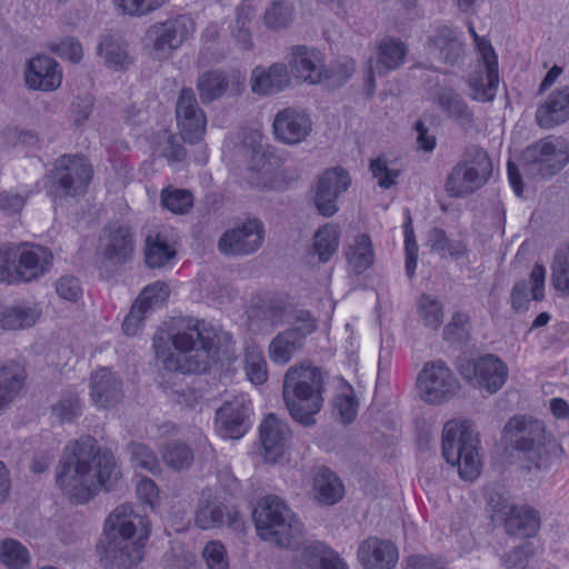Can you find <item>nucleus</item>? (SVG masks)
I'll return each instance as SVG.
<instances>
[{
	"instance_id": "19",
	"label": "nucleus",
	"mask_w": 569,
	"mask_h": 569,
	"mask_svg": "<svg viewBox=\"0 0 569 569\" xmlns=\"http://www.w3.org/2000/svg\"><path fill=\"white\" fill-rule=\"evenodd\" d=\"M134 244V234L129 227L112 224L100 236L98 254L111 266H121L132 258Z\"/></svg>"
},
{
	"instance_id": "41",
	"label": "nucleus",
	"mask_w": 569,
	"mask_h": 569,
	"mask_svg": "<svg viewBox=\"0 0 569 569\" xmlns=\"http://www.w3.org/2000/svg\"><path fill=\"white\" fill-rule=\"evenodd\" d=\"M97 51L98 54L103 58L106 67L114 71L127 70L132 63L127 50V44L119 38L112 36L103 37Z\"/></svg>"
},
{
	"instance_id": "15",
	"label": "nucleus",
	"mask_w": 569,
	"mask_h": 569,
	"mask_svg": "<svg viewBox=\"0 0 569 569\" xmlns=\"http://www.w3.org/2000/svg\"><path fill=\"white\" fill-rule=\"evenodd\" d=\"M251 401L247 395L224 401L216 412V430L221 438L240 439L250 427Z\"/></svg>"
},
{
	"instance_id": "5",
	"label": "nucleus",
	"mask_w": 569,
	"mask_h": 569,
	"mask_svg": "<svg viewBox=\"0 0 569 569\" xmlns=\"http://www.w3.org/2000/svg\"><path fill=\"white\" fill-rule=\"evenodd\" d=\"M479 445V435L469 421L450 420L445 425L442 456L449 465L458 468L463 480L472 481L480 475Z\"/></svg>"
},
{
	"instance_id": "45",
	"label": "nucleus",
	"mask_w": 569,
	"mask_h": 569,
	"mask_svg": "<svg viewBox=\"0 0 569 569\" xmlns=\"http://www.w3.org/2000/svg\"><path fill=\"white\" fill-rule=\"evenodd\" d=\"M0 562L8 569H26L30 563V553L21 542L7 538L0 541Z\"/></svg>"
},
{
	"instance_id": "40",
	"label": "nucleus",
	"mask_w": 569,
	"mask_h": 569,
	"mask_svg": "<svg viewBox=\"0 0 569 569\" xmlns=\"http://www.w3.org/2000/svg\"><path fill=\"white\" fill-rule=\"evenodd\" d=\"M144 252L148 267H163L176 257L174 241L163 231L150 234L146 240Z\"/></svg>"
},
{
	"instance_id": "61",
	"label": "nucleus",
	"mask_w": 569,
	"mask_h": 569,
	"mask_svg": "<svg viewBox=\"0 0 569 569\" xmlns=\"http://www.w3.org/2000/svg\"><path fill=\"white\" fill-rule=\"evenodd\" d=\"M333 408L341 421L349 423L357 415L358 403L352 395H339L335 398Z\"/></svg>"
},
{
	"instance_id": "36",
	"label": "nucleus",
	"mask_w": 569,
	"mask_h": 569,
	"mask_svg": "<svg viewBox=\"0 0 569 569\" xmlns=\"http://www.w3.org/2000/svg\"><path fill=\"white\" fill-rule=\"evenodd\" d=\"M432 53L448 64H456L463 56V42L457 31L448 27L438 28L431 38Z\"/></svg>"
},
{
	"instance_id": "8",
	"label": "nucleus",
	"mask_w": 569,
	"mask_h": 569,
	"mask_svg": "<svg viewBox=\"0 0 569 569\" xmlns=\"http://www.w3.org/2000/svg\"><path fill=\"white\" fill-rule=\"evenodd\" d=\"M492 172L487 152L480 148H470L458 162L446 181V191L450 197H462L481 188Z\"/></svg>"
},
{
	"instance_id": "22",
	"label": "nucleus",
	"mask_w": 569,
	"mask_h": 569,
	"mask_svg": "<svg viewBox=\"0 0 569 569\" xmlns=\"http://www.w3.org/2000/svg\"><path fill=\"white\" fill-rule=\"evenodd\" d=\"M244 76L239 70L204 72L197 81V89L203 103H210L224 93L239 94L244 84Z\"/></svg>"
},
{
	"instance_id": "30",
	"label": "nucleus",
	"mask_w": 569,
	"mask_h": 569,
	"mask_svg": "<svg viewBox=\"0 0 569 569\" xmlns=\"http://www.w3.org/2000/svg\"><path fill=\"white\" fill-rule=\"evenodd\" d=\"M407 53L408 48L403 41L393 37L383 38L377 48V61L369 68L368 84L375 87V74L382 76L398 69L405 62Z\"/></svg>"
},
{
	"instance_id": "62",
	"label": "nucleus",
	"mask_w": 569,
	"mask_h": 569,
	"mask_svg": "<svg viewBox=\"0 0 569 569\" xmlns=\"http://www.w3.org/2000/svg\"><path fill=\"white\" fill-rule=\"evenodd\" d=\"M406 243V273L409 278L415 276L418 260V246L413 239L412 230L410 229V220L408 221L405 230Z\"/></svg>"
},
{
	"instance_id": "28",
	"label": "nucleus",
	"mask_w": 569,
	"mask_h": 569,
	"mask_svg": "<svg viewBox=\"0 0 569 569\" xmlns=\"http://www.w3.org/2000/svg\"><path fill=\"white\" fill-rule=\"evenodd\" d=\"M122 381L108 368L96 370L90 379V397L98 408L114 407L122 399Z\"/></svg>"
},
{
	"instance_id": "12",
	"label": "nucleus",
	"mask_w": 569,
	"mask_h": 569,
	"mask_svg": "<svg viewBox=\"0 0 569 569\" xmlns=\"http://www.w3.org/2000/svg\"><path fill=\"white\" fill-rule=\"evenodd\" d=\"M92 178V168L79 156L61 157L52 171L53 187L64 197L82 196Z\"/></svg>"
},
{
	"instance_id": "64",
	"label": "nucleus",
	"mask_w": 569,
	"mask_h": 569,
	"mask_svg": "<svg viewBox=\"0 0 569 569\" xmlns=\"http://www.w3.org/2000/svg\"><path fill=\"white\" fill-rule=\"evenodd\" d=\"M406 569H445L446 561L429 555H410L406 560Z\"/></svg>"
},
{
	"instance_id": "58",
	"label": "nucleus",
	"mask_w": 569,
	"mask_h": 569,
	"mask_svg": "<svg viewBox=\"0 0 569 569\" xmlns=\"http://www.w3.org/2000/svg\"><path fill=\"white\" fill-rule=\"evenodd\" d=\"M0 281L7 283L19 281L14 246L0 249Z\"/></svg>"
},
{
	"instance_id": "23",
	"label": "nucleus",
	"mask_w": 569,
	"mask_h": 569,
	"mask_svg": "<svg viewBox=\"0 0 569 569\" xmlns=\"http://www.w3.org/2000/svg\"><path fill=\"white\" fill-rule=\"evenodd\" d=\"M272 128L278 141L297 144L310 134L312 121L306 111L289 107L276 113Z\"/></svg>"
},
{
	"instance_id": "52",
	"label": "nucleus",
	"mask_w": 569,
	"mask_h": 569,
	"mask_svg": "<svg viewBox=\"0 0 569 569\" xmlns=\"http://www.w3.org/2000/svg\"><path fill=\"white\" fill-rule=\"evenodd\" d=\"M133 468H141L151 472L159 469V460L156 453L144 443L131 442L127 447Z\"/></svg>"
},
{
	"instance_id": "29",
	"label": "nucleus",
	"mask_w": 569,
	"mask_h": 569,
	"mask_svg": "<svg viewBox=\"0 0 569 569\" xmlns=\"http://www.w3.org/2000/svg\"><path fill=\"white\" fill-rule=\"evenodd\" d=\"M358 559L365 569H392L398 561V549L389 540L369 537L360 543Z\"/></svg>"
},
{
	"instance_id": "59",
	"label": "nucleus",
	"mask_w": 569,
	"mask_h": 569,
	"mask_svg": "<svg viewBox=\"0 0 569 569\" xmlns=\"http://www.w3.org/2000/svg\"><path fill=\"white\" fill-rule=\"evenodd\" d=\"M370 171L378 184L382 188H390L396 184V180L399 176L397 169H390L387 164V160L383 158H377L370 162Z\"/></svg>"
},
{
	"instance_id": "7",
	"label": "nucleus",
	"mask_w": 569,
	"mask_h": 569,
	"mask_svg": "<svg viewBox=\"0 0 569 569\" xmlns=\"http://www.w3.org/2000/svg\"><path fill=\"white\" fill-rule=\"evenodd\" d=\"M543 422L527 416H515L506 423L502 437L513 449L522 452L536 467L547 459Z\"/></svg>"
},
{
	"instance_id": "9",
	"label": "nucleus",
	"mask_w": 569,
	"mask_h": 569,
	"mask_svg": "<svg viewBox=\"0 0 569 569\" xmlns=\"http://www.w3.org/2000/svg\"><path fill=\"white\" fill-rule=\"evenodd\" d=\"M196 32V22L188 14H179L151 24L144 36L146 46L153 57L168 58Z\"/></svg>"
},
{
	"instance_id": "20",
	"label": "nucleus",
	"mask_w": 569,
	"mask_h": 569,
	"mask_svg": "<svg viewBox=\"0 0 569 569\" xmlns=\"http://www.w3.org/2000/svg\"><path fill=\"white\" fill-rule=\"evenodd\" d=\"M481 44L482 62L479 70L469 79V87L473 100L487 102L493 100L499 86L498 57L492 46L482 42Z\"/></svg>"
},
{
	"instance_id": "63",
	"label": "nucleus",
	"mask_w": 569,
	"mask_h": 569,
	"mask_svg": "<svg viewBox=\"0 0 569 569\" xmlns=\"http://www.w3.org/2000/svg\"><path fill=\"white\" fill-rule=\"evenodd\" d=\"M552 283L555 288L563 293H569V257L563 261L557 257L552 271Z\"/></svg>"
},
{
	"instance_id": "49",
	"label": "nucleus",
	"mask_w": 569,
	"mask_h": 569,
	"mask_svg": "<svg viewBox=\"0 0 569 569\" xmlns=\"http://www.w3.org/2000/svg\"><path fill=\"white\" fill-rule=\"evenodd\" d=\"M418 315L423 325L430 329L436 330L442 325V306L436 298L422 295L418 301Z\"/></svg>"
},
{
	"instance_id": "46",
	"label": "nucleus",
	"mask_w": 569,
	"mask_h": 569,
	"mask_svg": "<svg viewBox=\"0 0 569 569\" xmlns=\"http://www.w3.org/2000/svg\"><path fill=\"white\" fill-rule=\"evenodd\" d=\"M244 370L248 379L256 386L268 379L267 362L262 350L256 345H249L244 351Z\"/></svg>"
},
{
	"instance_id": "24",
	"label": "nucleus",
	"mask_w": 569,
	"mask_h": 569,
	"mask_svg": "<svg viewBox=\"0 0 569 569\" xmlns=\"http://www.w3.org/2000/svg\"><path fill=\"white\" fill-rule=\"evenodd\" d=\"M14 248L19 281H32L50 270L53 256L48 248L30 243Z\"/></svg>"
},
{
	"instance_id": "10",
	"label": "nucleus",
	"mask_w": 569,
	"mask_h": 569,
	"mask_svg": "<svg viewBox=\"0 0 569 569\" xmlns=\"http://www.w3.org/2000/svg\"><path fill=\"white\" fill-rule=\"evenodd\" d=\"M417 390L425 402L440 406L458 395L460 382L445 361H428L418 375Z\"/></svg>"
},
{
	"instance_id": "51",
	"label": "nucleus",
	"mask_w": 569,
	"mask_h": 569,
	"mask_svg": "<svg viewBox=\"0 0 569 569\" xmlns=\"http://www.w3.org/2000/svg\"><path fill=\"white\" fill-rule=\"evenodd\" d=\"M162 458L170 468L179 470L191 465L193 453L187 445L171 441L164 447Z\"/></svg>"
},
{
	"instance_id": "39",
	"label": "nucleus",
	"mask_w": 569,
	"mask_h": 569,
	"mask_svg": "<svg viewBox=\"0 0 569 569\" xmlns=\"http://www.w3.org/2000/svg\"><path fill=\"white\" fill-rule=\"evenodd\" d=\"M26 371L21 365L10 361L0 368V410L7 408L21 392Z\"/></svg>"
},
{
	"instance_id": "32",
	"label": "nucleus",
	"mask_w": 569,
	"mask_h": 569,
	"mask_svg": "<svg viewBox=\"0 0 569 569\" xmlns=\"http://www.w3.org/2000/svg\"><path fill=\"white\" fill-rule=\"evenodd\" d=\"M569 119V86L553 90L539 106L536 120L542 128H552Z\"/></svg>"
},
{
	"instance_id": "53",
	"label": "nucleus",
	"mask_w": 569,
	"mask_h": 569,
	"mask_svg": "<svg viewBox=\"0 0 569 569\" xmlns=\"http://www.w3.org/2000/svg\"><path fill=\"white\" fill-rule=\"evenodd\" d=\"M169 297V290L166 283L157 281L146 287L134 303H137L147 313L158 307H161Z\"/></svg>"
},
{
	"instance_id": "35",
	"label": "nucleus",
	"mask_w": 569,
	"mask_h": 569,
	"mask_svg": "<svg viewBox=\"0 0 569 569\" xmlns=\"http://www.w3.org/2000/svg\"><path fill=\"white\" fill-rule=\"evenodd\" d=\"M438 108L451 120L461 127H470L473 123V113L463 98L451 88L438 89L435 98Z\"/></svg>"
},
{
	"instance_id": "56",
	"label": "nucleus",
	"mask_w": 569,
	"mask_h": 569,
	"mask_svg": "<svg viewBox=\"0 0 569 569\" xmlns=\"http://www.w3.org/2000/svg\"><path fill=\"white\" fill-rule=\"evenodd\" d=\"M208 569H229V560L224 546L218 541H209L202 551Z\"/></svg>"
},
{
	"instance_id": "54",
	"label": "nucleus",
	"mask_w": 569,
	"mask_h": 569,
	"mask_svg": "<svg viewBox=\"0 0 569 569\" xmlns=\"http://www.w3.org/2000/svg\"><path fill=\"white\" fill-rule=\"evenodd\" d=\"M169 0H113L114 6L126 16L144 17L161 7Z\"/></svg>"
},
{
	"instance_id": "26",
	"label": "nucleus",
	"mask_w": 569,
	"mask_h": 569,
	"mask_svg": "<svg viewBox=\"0 0 569 569\" xmlns=\"http://www.w3.org/2000/svg\"><path fill=\"white\" fill-rule=\"evenodd\" d=\"M24 79L29 89L54 91L62 83V70L54 59L37 56L29 60Z\"/></svg>"
},
{
	"instance_id": "4",
	"label": "nucleus",
	"mask_w": 569,
	"mask_h": 569,
	"mask_svg": "<svg viewBox=\"0 0 569 569\" xmlns=\"http://www.w3.org/2000/svg\"><path fill=\"white\" fill-rule=\"evenodd\" d=\"M323 378L311 366H293L284 375L283 400L290 416L303 426L315 425L323 405Z\"/></svg>"
},
{
	"instance_id": "34",
	"label": "nucleus",
	"mask_w": 569,
	"mask_h": 569,
	"mask_svg": "<svg viewBox=\"0 0 569 569\" xmlns=\"http://www.w3.org/2000/svg\"><path fill=\"white\" fill-rule=\"evenodd\" d=\"M343 253L352 272L360 274L375 262V249L367 233L350 236L345 244Z\"/></svg>"
},
{
	"instance_id": "13",
	"label": "nucleus",
	"mask_w": 569,
	"mask_h": 569,
	"mask_svg": "<svg viewBox=\"0 0 569 569\" xmlns=\"http://www.w3.org/2000/svg\"><path fill=\"white\" fill-rule=\"evenodd\" d=\"M492 518L503 525L510 536L532 537L540 528V516L528 505H515L510 500H491Z\"/></svg>"
},
{
	"instance_id": "33",
	"label": "nucleus",
	"mask_w": 569,
	"mask_h": 569,
	"mask_svg": "<svg viewBox=\"0 0 569 569\" xmlns=\"http://www.w3.org/2000/svg\"><path fill=\"white\" fill-rule=\"evenodd\" d=\"M42 315L36 302L21 301L12 306H0V328L24 330L33 327Z\"/></svg>"
},
{
	"instance_id": "11",
	"label": "nucleus",
	"mask_w": 569,
	"mask_h": 569,
	"mask_svg": "<svg viewBox=\"0 0 569 569\" xmlns=\"http://www.w3.org/2000/svg\"><path fill=\"white\" fill-rule=\"evenodd\" d=\"M523 161L529 172L551 177L569 162V142L562 137L545 138L525 150Z\"/></svg>"
},
{
	"instance_id": "2",
	"label": "nucleus",
	"mask_w": 569,
	"mask_h": 569,
	"mask_svg": "<svg viewBox=\"0 0 569 569\" xmlns=\"http://www.w3.org/2000/svg\"><path fill=\"white\" fill-rule=\"evenodd\" d=\"M150 535V523L126 502L106 519L97 545L101 565L106 569H129L143 558V547Z\"/></svg>"
},
{
	"instance_id": "18",
	"label": "nucleus",
	"mask_w": 569,
	"mask_h": 569,
	"mask_svg": "<svg viewBox=\"0 0 569 569\" xmlns=\"http://www.w3.org/2000/svg\"><path fill=\"white\" fill-rule=\"evenodd\" d=\"M263 238L262 223L257 219H249L224 231L218 247L222 253L228 256L250 254L261 247Z\"/></svg>"
},
{
	"instance_id": "57",
	"label": "nucleus",
	"mask_w": 569,
	"mask_h": 569,
	"mask_svg": "<svg viewBox=\"0 0 569 569\" xmlns=\"http://www.w3.org/2000/svg\"><path fill=\"white\" fill-rule=\"evenodd\" d=\"M52 412L62 422L72 421L81 412L80 400L76 395H66L52 407Z\"/></svg>"
},
{
	"instance_id": "3",
	"label": "nucleus",
	"mask_w": 569,
	"mask_h": 569,
	"mask_svg": "<svg viewBox=\"0 0 569 569\" xmlns=\"http://www.w3.org/2000/svg\"><path fill=\"white\" fill-rule=\"evenodd\" d=\"M153 348L167 371L198 373L206 370L216 353L217 332L204 321H190L186 331L172 337L154 336Z\"/></svg>"
},
{
	"instance_id": "16",
	"label": "nucleus",
	"mask_w": 569,
	"mask_h": 569,
	"mask_svg": "<svg viewBox=\"0 0 569 569\" xmlns=\"http://www.w3.org/2000/svg\"><path fill=\"white\" fill-rule=\"evenodd\" d=\"M459 371L463 379L490 393L497 392L508 377L507 366L493 355L467 361L460 366Z\"/></svg>"
},
{
	"instance_id": "60",
	"label": "nucleus",
	"mask_w": 569,
	"mask_h": 569,
	"mask_svg": "<svg viewBox=\"0 0 569 569\" xmlns=\"http://www.w3.org/2000/svg\"><path fill=\"white\" fill-rule=\"evenodd\" d=\"M26 201L27 196L8 190L0 191V211L6 216L20 213Z\"/></svg>"
},
{
	"instance_id": "43",
	"label": "nucleus",
	"mask_w": 569,
	"mask_h": 569,
	"mask_svg": "<svg viewBox=\"0 0 569 569\" xmlns=\"http://www.w3.org/2000/svg\"><path fill=\"white\" fill-rule=\"evenodd\" d=\"M340 229L335 223H326L313 236L312 250L319 261L327 262L338 250Z\"/></svg>"
},
{
	"instance_id": "1",
	"label": "nucleus",
	"mask_w": 569,
	"mask_h": 569,
	"mask_svg": "<svg viewBox=\"0 0 569 569\" xmlns=\"http://www.w3.org/2000/svg\"><path fill=\"white\" fill-rule=\"evenodd\" d=\"M120 466L110 450H101L91 437L68 443L57 472L58 486L76 498L110 492L121 479Z\"/></svg>"
},
{
	"instance_id": "27",
	"label": "nucleus",
	"mask_w": 569,
	"mask_h": 569,
	"mask_svg": "<svg viewBox=\"0 0 569 569\" xmlns=\"http://www.w3.org/2000/svg\"><path fill=\"white\" fill-rule=\"evenodd\" d=\"M289 66L296 79L318 84L325 78L323 59L320 51L305 46L291 48Z\"/></svg>"
},
{
	"instance_id": "17",
	"label": "nucleus",
	"mask_w": 569,
	"mask_h": 569,
	"mask_svg": "<svg viewBox=\"0 0 569 569\" xmlns=\"http://www.w3.org/2000/svg\"><path fill=\"white\" fill-rule=\"evenodd\" d=\"M350 177L342 168L326 170L315 186L313 203L323 217H332L338 211L337 200L350 186Z\"/></svg>"
},
{
	"instance_id": "50",
	"label": "nucleus",
	"mask_w": 569,
	"mask_h": 569,
	"mask_svg": "<svg viewBox=\"0 0 569 569\" xmlns=\"http://www.w3.org/2000/svg\"><path fill=\"white\" fill-rule=\"evenodd\" d=\"M430 249L441 256L449 254L458 258L465 253V246L460 241H451L442 229L433 228L428 234Z\"/></svg>"
},
{
	"instance_id": "42",
	"label": "nucleus",
	"mask_w": 569,
	"mask_h": 569,
	"mask_svg": "<svg viewBox=\"0 0 569 569\" xmlns=\"http://www.w3.org/2000/svg\"><path fill=\"white\" fill-rule=\"evenodd\" d=\"M301 338L293 337V331L283 330L271 339L268 346L269 359L278 366L289 363L302 350Z\"/></svg>"
},
{
	"instance_id": "21",
	"label": "nucleus",
	"mask_w": 569,
	"mask_h": 569,
	"mask_svg": "<svg viewBox=\"0 0 569 569\" xmlns=\"http://www.w3.org/2000/svg\"><path fill=\"white\" fill-rule=\"evenodd\" d=\"M259 439L264 460L276 462L290 447L292 432L284 420L269 413L260 423Z\"/></svg>"
},
{
	"instance_id": "44",
	"label": "nucleus",
	"mask_w": 569,
	"mask_h": 569,
	"mask_svg": "<svg viewBox=\"0 0 569 569\" xmlns=\"http://www.w3.org/2000/svg\"><path fill=\"white\" fill-rule=\"evenodd\" d=\"M295 7L287 1H272L263 13V23L266 28L272 31H279L288 28L295 20Z\"/></svg>"
},
{
	"instance_id": "55",
	"label": "nucleus",
	"mask_w": 569,
	"mask_h": 569,
	"mask_svg": "<svg viewBox=\"0 0 569 569\" xmlns=\"http://www.w3.org/2000/svg\"><path fill=\"white\" fill-rule=\"evenodd\" d=\"M49 49L60 58L68 59L72 63L80 62L83 56L81 43L72 37H67L60 41L51 42L49 44Z\"/></svg>"
},
{
	"instance_id": "25",
	"label": "nucleus",
	"mask_w": 569,
	"mask_h": 569,
	"mask_svg": "<svg viewBox=\"0 0 569 569\" xmlns=\"http://www.w3.org/2000/svg\"><path fill=\"white\" fill-rule=\"evenodd\" d=\"M263 319L270 326H277L284 321L290 323L287 331H293V337L301 338L305 345L306 338L316 331L318 323L316 318L308 310L295 309L287 310L279 305H271L261 311Z\"/></svg>"
},
{
	"instance_id": "14",
	"label": "nucleus",
	"mask_w": 569,
	"mask_h": 569,
	"mask_svg": "<svg viewBox=\"0 0 569 569\" xmlns=\"http://www.w3.org/2000/svg\"><path fill=\"white\" fill-rule=\"evenodd\" d=\"M177 127L181 139L188 143L200 142L207 129V117L199 107L191 88H182L176 103Z\"/></svg>"
},
{
	"instance_id": "37",
	"label": "nucleus",
	"mask_w": 569,
	"mask_h": 569,
	"mask_svg": "<svg viewBox=\"0 0 569 569\" xmlns=\"http://www.w3.org/2000/svg\"><path fill=\"white\" fill-rule=\"evenodd\" d=\"M196 523L201 529H209L222 525H228L233 529L241 527L239 512L233 508L229 509L219 501H208L200 508L196 516Z\"/></svg>"
},
{
	"instance_id": "31",
	"label": "nucleus",
	"mask_w": 569,
	"mask_h": 569,
	"mask_svg": "<svg viewBox=\"0 0 569 569\" xmlns=\"http://www.w3.org/2000/svg\"><path fill=\"white\" fill-rule=\"evenodd\" d=\"M290 83V76L284 63H273L266 68L256 67L250 77L251 90L259 96H271L282 91Z\"/></svg>"
},
{
	"instance_id": "48",
	"label": "nucleus",
	"mask_w": 569,
	"mask_h": 569,
	"mask_svg": "<svg viewBox=\"0 0 569 569\" xmlns=\"http://www.w3.org/2000/svg\"><path fill=\"white\" fill-rule=\"evenodd\" d=\"M161 204L176 214L188 212L193 204V196L186 189L164 188L161 191Z\"/></svg>"
},
{
	"instance_id": "38",
	"label": "nucleus",
	"mask_w": 569,
	"mask_h": 569,
	"mask_svg": "<svg viewBox=\"0 0 569 569\" xmlns=\"http://www.w3.org/2000/svg\"><path fill=\"white\" fill-rule=\"evenodd\" d=\"M300 562L307 569H349L337 552L318 541L303 549Z\"/></svg>"
},
{
	"instance_id": "6",
	"label": "nucleus",
	"mask_w": 569,
	"mask_h": 569,
	"mask_svg": "<svg viewBox=\"0 0 569 569\" xmlns=\"http://www.w3.org/2000/svg\"><path fill=\"white\" fill-rule=\"evenodd\" d=\"M252 519L262 540L278 548H291L298 543L301 530L283 500H257Z\"/></svg>"
},
{
	"instance_id": "47",
	"label": "nucleus",
	"mask_w": 569,
	"mask_h": 569,
	"mask_svg": "<svg viewBox=\"0 0 569 569\" xmlns=\"http://www.w3.org/2000/svg\"><path fill=\"white\" fill-rule=\"evenodd\" d=\"M312 487L319 498H342L345 495L341 479L328 468H320L316 472Z\"/></svg>"
}]
</instances>
